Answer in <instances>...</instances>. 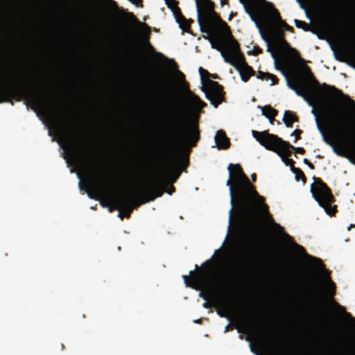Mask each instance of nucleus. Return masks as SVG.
Segmentation results:
<instances>
[{
  "mask_svg": "<svg viewBox=\"0 0 355 355\" xmlns=\"http://www.w3.org/2000/svg\"><path fill=\"white\" fill-rule=\"evenodd\" d=\"M227 169L230 175L226 185L229 187L232 205L229 211V230L233 225L237 228L243 223L255 235L263 218L270 216L269 207L239 164H230Z\"/></svg>",
  "mask_w": 355,
  "mask_h": 355,
  "instance_id": "nucleus-1",
  "label": "nucleus"
},
{
  "mask_svg": "<svg viewBox=\"0 0 355 355\" xmlns=\"http://www.w3.org/2000/svg\"><path fill=\"white\" fill-rule=\"evenodd\" d=\"M187 99L192 106L191 112L195 116L194 120L189 123L185 115L179 112L168 121L166 138L173 151H180L188 146L194 147L200 139L198 121L201 109L206 107L207 104L190 90L187 93Z\"/></svg>",
  "mask_w": 355,
  "mask_h": 355,
  "instance_id": "nucleus-2",
  "label": "nucleus"
},
{
  "mask_svg": "<svg viewBox=\"0 0 355 355\" xmlns=\"http://www.w3.org/2000/svg\"><path fill=\"white\" fill-rule=\"evenodd\" d=\"M312 113L315 117L317 128L324 142L330 146L338 156L347 158L352 164H355V158L343 147V139L352 138V134L346 132L343 125L347 123L348 116L343 112L332 108L324 110L321 119L315 109L312 110Z\"/></svg>",
  "mask_w": 355,
  "mask_h": 355,
  "instance_id": "nucleus-3",
  "label": "nucleus"
},
{
  "mask_svg": "<svg viewBox=\"0 0 355 355\" xmlns=\"http://www.w3.org/2000/svg\"><path fill=\"white\" fill-rule=\"evenodd\" d=\"M165 178L166 175L164 174L155 181H150L141 188L136 197L122 195L114 197V201L124 211L125 218H129L135 209L143 204L153 201L164 194Z\"/></svg>",
  "mask_w": 355,
  "mask_h": 355,
  "instance_id": "nucleus-4",
  "label": "nucleus"
},
{
  "mask_svg": "<svg viewBox=\"0 0 355 355\" xmlns=\"http://www.w3.org/2000/svg\"><path fill=\"white\" fill-rule=\"evenodd\" d=\"M212 263V259H208L202 264V271H190L189 275L191 277L187 275L182 276L187 287H190L197 291L203 289L200 292L199 296L205 301L209 300V295L212 293V286L209 275L211 271V266Z\"/></svg>",
  "mask_w": 355,
  "mask_h": 355,
  "instance_id": "nucleus-5",
  "label": "nucleus"
},
{
  "mask_svg": "<svg viewBox=\"0 0 355 355\" xmlns=\"http://www.w3.org/2000/svg\"><path fill=\"white\" fill-rule=\"evenodd\" d=\"M27 98H31L34 106L37 108H45L49 105V99L44 94L33 96L26 88L21 86L12 85L0 89V103H11L13 105L12 99L19 102Z\"/></svg>",
  "mask_w": 355,
  "mask_h": 355,
  "instance_id": "nucleus-6",
  "label": "nucleus"
},
{
  "mask_svg": "<svg viewBox=\"0 0 355 355\" xmlns=\"http://www.w3.org/2000/svg\"><path fill=\"white\" fill-rule=\"evenodd\" d=\"M252 135L261 146L272 152L280 151V147L282 150L286 151V154L288 156L292 155V150H295V153L301 155L305 153V150L302 147H295L288 141H284L278 136L269 133L268 131L259 132L252 130Z\"/></svg>",
  "mask_w": 355,
  "mask_h": 355,
  "instance_id": "nucleus-7",
  "label": "nucleus"
},
{
  "mask_svg": "<svg viewBox=\"0 0 355 355\" xmlns=\"http://www.w3.org/2000/svg\"><path fill=\"white\" fill-rule=\"evenodd\" d=\"M313 180V182L311 185V193L313 198L328 215L334 216L337 212V206L332 205L336 200L330 188L320 178L314 176Z\"/></svg>",
  "mask_w": 355,
  "mask_h": 355,
  "instance_id": "nucleus-8",
  "label": "nucleus"
},
{
  "mask_svg": "<svg viewBox=\"0 0 355 355\" xmlns=\"http://www.w3.org/2000/svg\"><path fill=\"white\" fill-rule=\"evenodd\" d=\"M0 14L6 17L9 22V28L14 35L24 36L26 31V21L21 4L15 6V12L8 9L0 0Z\"/></svg>",
  "mask_w": 355,
  "mask_h": 355,
  "instance_id": "nucleus-9",
  "label": "nucleus"
},
{
  "mask_svg": "<svg viewBox=\"0 0 355 355\" xmlns=\"http://www.w3.org/2000/svg\"><path fill=\"white\" fill-rule=\"evenodd\" d=\"M188 165L189 161L187 160V162L184 165V169L186 168L188 166ZM182 170L183 168L180 171H178V164L175 155L170 154V156L167 157V159L166 160L164 164L162 167L159 173L151 181H155L161 175H163L164 174L166 175V179L164 182V193L166 192L169 195H171L175 191V187L173 185H170L169 189L168 190H166V186L168 182L171 184L175 182L179 178Z\"/></svg>",
  "mask_w": 355,
  "mask_h": 355,
  "instance_id": "nucleus-10",
  "label": "nucleus"
},
{
  "mask_svg": "<svg viewBox=\"0 0 355 355\" xmlns=\"http://www.w3.org/2000/svg\"><path fill=\"white\" fill-rule=\"evenodd\" d=\"M232 58H225V62L233 66L241 76V80L246 83L251 76L255 75V71L252 67L246 62L244 55L241 51L239 42H234V46L230 49Z\"/></svg>",
  "mask_w": 355,
  "mask_h": 355,
  "instance_id": "nucleus-11",
  "label": "nucleus"
},
{
  "mask_svg": "<svg viewBox=\"0 0 355 355\" xmlns=\"http://www.w3.org/2000/svg\"><path fill=\"white\" fill-rule=\"evenodd\" d=\"M91 184L96 193L87 191L90 198L98 200L99 196H106L112 198V200H114L113 198L116 196L113 195L114 187L112 184H110V181L96 182L94 180H92ZM113 202L119 209V217L123 219V217H125V213L114 201Z\"/></svg>",
  "mask_w": 355,
  "mask_h": 355,
  "instance_id": "nucleus-12",
  "label": "nucleus"
},
{
  "mask_svg": "<svg viewBox=\"0 0 355 355\" xmlns=\"http://www.w3.org/2000/svg\"><path fill=\"white\" fill-rule=\"evenodd\" d=\"M207 89L202 87V91L205 93L206 98L210 101L214 107L218 106L224 101L225 92L223 87L218 82L208 79Z\"/></svg>",
  "mask_w": 355,
  "mask_h": 355,
  "instance_id": "nucleus-13",
  "label": "nucleus"
},
{
  "mask_svg": "<svg viewBox=\"0 0 355 355\" xmlns=\"http://www.w3.org/2000/svg\"><path fill=\"white\" fill-rule=\"evenodd\" d=\"M211 47L220 52L223 59L225 58H232L230 49L234 46V42H238L233 36H225L221 32H218V41L216 42L213 39H209Z\"/></svg>",
  "mask_w": 355,
  "mask_h": 355,
  "instance_id": "nucleus-14",
  "label": "nucleus"
},
{
  "mask_svg": "<svg viewBox=\"0 0 355 355\" xmlns=\"http://www.w3.org/2000/svg\"><path fill=\"white\" fill-rule=\"evenodd\" d=\"M198 12V23L200 26V31L206 33L209 35L210 31L209 28L203 25L204 18L210 14H214L215 3L211 0H196Z\"/></svg>",
  "mask_w": 355,
  "mask_h": 355,
  "instance_id": "nucleus-15",
  "label": "nucleus"
},
{
  "mask_svg": "<svg viewBox=\"0 0 355 355\" xmlns=\"http://www.w3.org/2000/svg\"><path fill=\"white\" fill-rule=\"evenodd\" d=\"M214 13L208 15L204 18L203 25L209 28L210 33L211 30L215 28L218 32H221L225 36H232L230 26L215 10H214Z\"/></svg>",
  "mask_w": 355,
  "mask_h": 355,
  "instance_id": "nucleus-16",
  "label": "nucleus"
},
{
  "mask_svg": "<svg viewBox=\"0 0 355 355\" xmlns=\"http://www.w3.org/2000/svg\"><path fill=\"white\" fill-rule=\"evenodd\" d=\"M263 37L268 42L267 51L271 53L272 57L275 59V68L281 71L286 80L288 87L292 90H294L300 83V80L293 78L288 69L278 62L277 60V52L275 50V47L270 44L268 37L263 36Z\"/></svg>",
  "mask_w": 355,
  "mask_h": 355,
  "instance_id": "nucleus-17",
  "label": "nucleus"
},
{
  "mask_svg": "<svg viewBox=\"0 0 355 355\" xmlns=\"http://www.w3.org/2000/svg\"><path fill=\"white\" fill-rule=\"evenodd\" d=\"M68 148L71 150L73 158L78 162L90 164L91 161L94 160V153L87 145H84V148H78L73 141L70 139H69Z\"/></svg>",
  "mask_w": 355,
  "mask_h": 355,
  "instance_id": "nucleus-18",
  "label": "nucleus"
},
{
  "mask_svg": "<svg viewBox=\"0 0 355 355\" xmlns=\"http://www.w3.org/2000/svg\"><path fill=\"white\" fill-rule=\"evenodd\" d=\"M241 326L236 327L239 333L252 334L258 332L261 327L260 317L257 314H251L240 321Z\"/></svg>",
  "mask_w": 355,
  "mask_h": 355,
  "instance_id": "nucleus-19",
  "label": "nucleus"
},
{
  "mask_svg": "<svg viewBox=\"0 0 355 355\" xmlns=\"http://www.w3.org/2000/svg\"><path fill=\"white\" fill-rule=\"evenodd\" d=\"M263 23L270 34L274 43L285 37L284 28H282L277 21H274L271 13L268 14L263 17Z\"/></svg>",
  "mask_w": 355,
  "mask_h": 355,
  "instance_id": "nucleus-20",
  "label": "nucleus"
},
{
  "mask_svg": "<svg viewBox=\"0 0 355 355\" xmlns=\"http://www.w3.org/2000/svg\"><path fill=\"white\" fill-rule=\"evenodd\" d=\"M12 59H10L12 61V64H15L17 66H21L24 64L28 63L31 60V51L30 49L27 48V46L22 45L17 49L16 53L12 55L11 57Z\"/></svg>",
  "mask_w": 355,
  "mask_h": 355,
  "instance_id": "nucleus-21",
  "label": "nucleus"
},
{
  "mask_svg": "<svg viewBox=\"0 0 355 355\" xmlns=\"http://www.w3.org/2000/svg\"><path fill=\"white\" fill-rule=\"evenodd\" d=\"M215 142L218 149L226 150L230 146V141L225 131L219 130L215 135Z\"/></svg>",
  "mask_w": 355,
  "mask_h": 355,
  "instance_id": "nucleus-22",
  "label": "nucleus"
},
{
  "mask_svg": "<svg viewBox=\"0 0 355 355\" xmlns=\"http://www.w3.org/2000/svg\"><path fill=\"white\" fill-rule=\"evenodd\" d=\"M149 36L146 37V42H145V46L147 48L148 50H149L150 52L154 53L156 56L158 58H160L164 60L171 62L173 64L174 69H175L178 71V73L184 79V75L178 69V64L174 61V60H168L166 56H164L162 53L159 52L155 51L154 47L153 45L149 42Z\"/></svg>",
  "mask_w": 355,
  "mask_h": 355,
  "instance_id": "nucleus-23",
  "label": "nucleus"
},
{
  "mask_svg": "<svg viewBox=\"0 0 355 355\" xmlns=\"http://www.w3.org/2000/svg\"><path fill=\"white\" fill-rule=\"evenodd\" d=\"M270 6H271V12L270 13L272 14V17L274 21H277V22L282 27V28H284V32L286 31H288L293 33L294 28L292 26H291L290 25H288V24H286V21H284V20L282 19L279 12L274 7V6L272 3L270 4Z\"/></svg>",
  "mask_w": 355,
  "mask_h": 355,
  "instance_id": "nucleus-24",
  "label": "nucleus"
},
{
  "mask_svg": "<svg viewBox=\"0 0 355 355\" xmlns=\"http://www.w3.org/2000/svg\"><path fill=\"white\" fill-rule=\"evenodd\" d=\"M262 114L268 118L271 124H273L275 117L277 115L278 111L270 105H266L261 108Z\"/></svg>",
  "mask_w": 355,
  "mask_h": 355,
  "instance_id": "nucleus-25",
  "label": "nucleus"
},
{
  "mask_svg": "<svg viewBox=\"0 0 355 355\" xmlns=\"http://www.w3.org/2000/svg\"><path fill=\"white\" fill-rule=\"evenodd\" d=\"M283 121L288 128H292L293 123L298 121V117L291 111L286 110L284 112Z\"/></svg>",
  "mask_w": 355,
  "mask_h": 355,
  "instance_id": "nucleus-26",
  "label": "nucleus"
},
{
  "mask_svg": "<svg viewBox=\"0 0 355 355\" xmlns=\"http://www.w3.org/2000/svg\"><path fill=\"white\" fill-rule=\"evenodd\" d=\"M242 3H243V6L245 12L250 16L252 21H254L258 27H259V22L258 20L257 15L254 10V7L253 5L244 2L243 0H240Z\"/></svg>",
  "mask_w": 355,
  "mask_h": 355,
  "instance_id": "nucleus-27",
  "label": "nucleus"
},
{
  "mask_svg": "<svg viewBox=\"0 0 355 355\" xmlns=\"http://www.w3.org/2000/svg\"><path fill=\"white\" fill-rule=\"evenodd\" d=\"M344 129L346 130V132H348L349 134H352V139H343V147L345 148V146L346 144L345 141H355V126L352 123V121L349 120V118L348 117V122L347 124H344Z\"/></svg>",
  "mask_w": 355,
  "mask_h": 355,
  "instance_id": "nucleus-28",
  "label": "nucleus"
},
{
  "mask_svg": "<svg viewBox=\"0 0 355 355\" xmlns=\"http://www.w3.org/2000/svg\"><path fill=\"white\" fill-rule=\"evenodd\" d=\"M257 77V78L261 79L262 80H268L270 79L272 80L271 85H275L278 84L279 80H278L277 77L272 73H268V72H263L261 71H259Z\"/></svg>",
  "mask_w": 355,
  "mask_h": 355,
  "instance_id": "nucleus-29",
  "label": "nucleus"
},
{
  "mask_svg": "<svg viewBox=\"0 0 355 355\" xmlns=\"http://www.w3.org/2000/svg\"><path fill=\"white\" fill-rule=\"evenodd\" d=\"M295 247L300 251L302 252V253H304L305 254V256L309 259H311L313 260L315 263L317 265V266L322 270L324 269V265L323 264L322 260L320 259V258H317V257H312L309 254H308L306 252H305V250L304 248L302 246V245H300L297 243H295Z\"/></svg>",
  "mask_w": 355,
  "mask_h": 355,
  "instance_id": "nucleus-30",
  "label": "nucleus"
},
{
  "mask_svg": "<svg viewBox=\"0 0 355 355\" xmlns=\"http://www.w3.org/2000/svg\"><path fill=\"white\" fill-rule=\"evenodd\" d=\"M280 151L275 152L277 153L281 158L282 162L286 165L289 166L291 168V170L292 171L293 166H295V162L289 158L290 156L287 155L286 154V151L284 152V150H282L281 148L279 147Z\"/></svg>",
  "mask_w": 355,
  "mask_h": 355,
  "instance_id": "nucleus-31",
  "label": "nucleus"
},
{
  "mask_svg": "<svg viewBox=\"0 0 355 355\" xmlns=\"http://www.w3.org/2000/svg\"><path fill=\"white\" fill-rule=\"evenodd\" d=\"M291 171L295 174V178L296 181L301 180L304 184L306 183V178L304 172L300 168L293 166Z\"/></svg>",
  "mask_w": 355,
  "mask_h": 355,
  "instance_id": "nucleus-32",
  "label": "nucleus"
},
{
  "mask_svg": "<svg viewBox=\"0 0 355 355\" xmlns=\"http://www.w3.org/2000/svg\"><path fill=\"white\" fill-rule=\"evenodd\" d=\"M275 47L278 49H292L294 51L297 55L299 53L291 47L289 43L286 41L285 37L284 39L280 40L279 41L274 43Z\"/></svg>",
  "mask_w": 355,
  "mask_h": 355,
  "instance_id": "nucleus-33",
  "label": "nucleus"
},
{
  "mask_svg": "<svg viewBox=\"0 0 355 355\" xmlns=\"http://www.w3.org/2000/svg\"><path fill=\"white\" fill-rule=\"evenodd\" d=\"M179 21L180 23L178 24H179V26L182 30V31L190 33V23L193 22V20H187L185 17H184L182 20L181 19Z\"/></svg>",
  "mask_w": 355,
  "mask_h": 355,
  "instance_id": "nucleus-34",
  "label": "nucleus"
},
{
  "mask_svg": "<svg viewBox=\"0 0 355 355\" xmlns=\"http://www.w3.org/2000/svg\"><path fill=\"white\" fill-rule=\"evenodd\" d=\"M173 15L175 18V20L177 23H180V20H182L184 17V15L182 14L181 10L178 6L173 7V9L171 10Z\"/></svg>",
  "mask_w": 355,
  "mask_h": 355,
  "instance_id": "nucleus-35",
  "label": "nucleus"
},
{
  "mask_svg": "<svg viewBox=\"0 0 355 355\" xmlns=\"http://www.w3.org/2000/svg\"><path fill=\"white\" fill-rule=\"evenodd\" d=\"M294 22L297 28H302L305 31H309L311 29L310 25L304 21L295 19Z\"/></svg>",
  "mask_w": 355,
  "mask_h": 355,
  "instance_id": "nucleus-36",
  "label": "nucleus"
},
{
  "mask_svg": "<svg viewBox=\"0 0 355 355\" xmlns=\"http://www.w3.org/2000/svg\"><path fill=\"white\" fill-rule=\"evenodd\" d=\"M297 95L302 96L304 98H306L308 94L306 90L301 86V83L299 85L293 90Z\"/></svg>",
  "mask_w": 355,
  "mask_h": 355,
  "instance_id": "nucleus-37",
  "label": "nucleus"
},
{
  "mask_svg": "<svg viewBox=\"0 0 355 355\" xmlns=\"http://www.w3.org/2000/svg\"><path fill=\"white\" fill-rule=\"evenodd\" d=\"M322 87L325 89H327V91L334 92L336 94H340V95H343L342 91L338 89H337L334 86L329 85H327L326 83H323L322 85Z\"/></svg>",
  "mask_w": 355,
  "mask_h": 355,
  "instance_id": "nucleus-38",
  "label": "nucleus"
},
{
  "mask_svg": "<svg viewBox=\"0 0 355 355\" xmlns=\"http://www.w3.org/2000/svg\"><path fill=\"white\" fill-rule=\"evenodd\" d=\"M254 252H255L253 251V253H251L250 256L248 257L247 261H245V268H249L250 266H252V264L254 263L256 259L255 258H257V254Z\"/></svg>",
  "mask_w": 355,
  "mask_h": 355,
  "instance_id": "nucleus-39",
  "label": "nucleus"
},
{
  "mask_svg": "<svg viewBox=\"0 0 355 355\" xmlns=\"http://www.w3.org/2000/svg\"><path fill=\"white\" fill-rule=\"evenodd\" d=\"M328 291L331 298L333 299L334 296L336 295V284L331 279H329Z\"/></svg>",
  "mask_w": 355,
  "mask_h": 355,
  "instance_id": "nucleus-40",
  "label": "nucleus"
},
{
  "mask_svg": "<svg viewBox=\"0 0 355 355\" xmlns=\"http://www.w3.org/2000/svg\"><path fill=\"white\" fill-rule=\"evenodd\" d=\"M199 73L200 74L202 83L204 84L205 81L204 78L205 76H207V78H209L211 73L207 70L204 69L202 67L199 68Z\"/></svg>",
  "mask_w": 355,
  "mask_h": 355,
  "instance_id": "nucleus-41",
  "label": "nucleus"
},
{
  "mask_svg": "<svg viewBox=\"0 0 355 355\" xmlns=\"http://www.w3.org/2000/svg\"><path fill=\"white\" fill-rule=\"evenodd\" d=\"M216 312H217V314L221 317V318H225L227 319H228L229 320H231V316L230 315V314L227 313V310H222L220 309H216Z\"/></svg>",
  "mask_w": 355,
  "mask_h": 355,
  "instance_id": "nucleus-42",
  "label": "nucleus"
},
{
  "mask_svg": "<svg viewBox=\"0 0 355 355\" xmlns=\"http://www.w3.org/2000/svg\"><path fill=\"white\" fill-rule=\"evenodd\" d=\"M302 132H303V131L300 129H296L293 132L291 135L295 136L294 143H295L297 140L301 139V135L302 134Z\"/></svg>",
  "mask_w": 355,
  "mask_h": 355,
  "instance_id": "nucleus-43",
  "label": "nucleus"
},
{
  "mask_svg": "<svg viewBox=\"0 0 355 355\" xmlns=\"http://www.w3.org/2000/svg\"><path fill=\"white\" fill-rule=\"evenodd\" d=\"M128 16L132 19V20L134 22L137 23L139 26H144L147 28H149L146 24H142L141 21H139L132 13H129Z\"/></svg>",
  "mask_w": 355,
  "mask_h": 355,
  "instance_id": "nucleus-44",
  "label": "nucleus"
},
{
  "mask_svg": "<svg viewBox=\"0 0 355 355\" xmlns=\"http://www.w3.org/2000/svg\"><path fill=\"white\" fill-rule=\"evenodd\" d=\"M335 304L336 305V306L338 307V309H339L340 310V311H341L342 313H345V316H346V317L350 318H352L353 320H355V318H352V316H351L350 313L345 312V309H344L342 306H340V304H338V303H336V302H335Z\"/></svg>",
  "mask_w": 355,
  "mask_h": 355,
  "instance_id": "nucleus-45",
  "label": "nucleus"
},
{
  "mask_svg": "<svg viewBox=\"0 0 355 355\" xmlns=\"http://www.w3.org/2000/svg\"><path fill=\"white\" fill-rule=\"evenodd\" d=\"M166 4L167 5L168 8L171 10L173 9V7L178 6V3L175 0L174 1H172L171 0H165Z\"/></svg>",
  "mask_w": 355,
  "mask_h": 355,
  "instance_id": "nucleus-46",
  "label": "nucleus"
},
{
  "mask_svg": "<svg viewBox=\"0 0 355 355\" xmlns=\"http://www.w3.org/2000/svg\"><path fill=\"white\" fill-rule=\"evenodd\" d=\"M262 53V49H260V48H259V47H258V46H255V47L254 48V49H253V51H252V52H251V51H248V53L249 55H250V54H253V55H259V54H260V53Z\"/></svg>",
  "mask_w": 355,
  "mask_h": 355,
  "instance_id": "nucleus-47",
  "label": "nucleus"
},
{
  "mask_svg": "<svg viewBox=\"0 0 355 355\" xmlns=\"http://www.w3.org/2000/svg\"><path fill=\"white\" fill-rule=\"evenodd\" d=\"M297 2L300 4V7L305 10H307V4H306V0H296Z\"/></svg>",
  "mask_w": 355,
  "mask_h": 355,
  "instance_id": "nucleus-48",
  "label": "nucleus"
},
{
  "mask_svg": "<svg viewBox=\"0 0 355 355\" xmlns=\"http://www.w3.org/2000/svg\"><path fill=\"white\" fill-rule=\"evenodd\" d=\"M132 3L135 4L137 7H143L142 0H129Z\"/></svg>",
  "mask_w": 355,
  "mask_h": 355,
  "instance_id": "nucleus-49",
  "label": "nucleus"
},
{
  "mask_svg": "<svg viewBox=\"0 0 355 355\" xmlns=\"http://www.w3.org/2000/svg\"><path fill=\"white\" fill-rule=\"evenodd\" d=\"M304 68H305L306 71L307 73H309V75H310L311 77H313V78H314L313 75V73H311V69H310V67H309V66L306 65V66L304 67Z\"/></svg>",
  "mask_w": 355,
  "mask_h": 355,
  "instance_id": "nucleus-50",
  "label": "nucleus"
},
{
  "mask_svg": "<svg viewBox=\"0 0 355 355\" xmlns=\"http://www.w3.org/2000/svg\"><path fill=\"white\" fill-rule=\"evenodd\" d=\"M202 306L205 309H209V308H210L211 304L208 301H206L205 302L203 303Z\"/></svg>",
  "mask_w": 355,
  "mask_h": 355,
  "instance_id": "nucleus-51",
  "label": "nucleus"
},
{
  "mask_svg": "<svg viewBox=\"0 0 355 355\" xmlns=\"http://www.w3.org/2000/svg\"><path fill=\"white\" fill-rule=\"evenodd\" d=\"M307 166L312 170L315 169V166L314 165L310 162H309V164H307Z\"/></svg>",
  "mask_w": 355,
  "mask_h": 355,
  "instance_id": "nucleus-52",
  "label": "nucleus"
},
{
  "mask_svg": "<svg viewBox=\"0 0 355 355\" xmlns=\"http://www.w3.org/2000/svg\"><path fill=\"white\" fill-rule=\"evenodd\" d=\"M251 178H252V180L253 182H255V181H256V179H257V175H256V174H255V173L252 174V175H251Z\"/></svg>",
  "mask_w": 355,
  "mask_h": 355,
  "instance_id": "nucleus-53",
  "label": "nucleus"
},
{
  "mask_svg": "<svg viewBox=\"0 0 355 355\" xmlns=\"http://www.w3.org/2000/svg\"><path fill=\"white\" fill-rule=\"evenodd\" d=\"M209 77H211L212 78L214 79L218 78V76L217 74H211Z\"/></svg>",
  "mask_w": 355,
  "mask_h": 355,
  "instance_id": "nucleus-54",
  "label": "nucleus"
},
{
  "mask_svg": "<svg viewBox=\"0 0 355 355\" xmlns=\"http://www.w3.org/2000/svg\"><path fill=\"white\" fill-rule=\"evenodd\" d=\"M231 328V326L230 324H227L226 327H225V331L227 332L230 330V329Z\"/></svg>",
  "mask_w": 355,
  "mask_h": 355,
  "instance_id": "nucleus-55",
  "label": "nucleus"
},
{
  "mask_svg": "<svg viewBox=\"0 0 355 355\" xmlns=\"http://www.w3.org/2000/svg\"><path fill=\"white\" fill-rule=\"evenodd\" d=\"M303 162H304L305 164H306V165H307V164H309V162H309V160L308 159L304 158V159H303Z\"/></svg>",
  "mask_w": 355,
  "mask_h": 355,
  "instance_id": "nucleus-56",
  "label": "nucleus"
},
{
  "mask_svg": "<svg viewBox=\"0 0 355 355\" xmlns=\"http://www.w3.org/2000/svg\"><path fill=\"white\" fill-rule=\"evenodd\" d=\"M217 283H219V285L220 286H223L224 285V278L223 279V281H221V279L218 282H217Z\"/></svg>",
  "mask_w": 355,
  "mask_h": 355,
  "instance_id": "nucleus-57",
  "label": "nucleus"
},
{
  "mask_svg": "<svg viewBox=\"0 0 355 355\" xmlns=\"http://www.w3.org/2000/svg\"><path fill=\"white\" fill-rule=\"evenodd\" d=\"M98 167H95V169H98V170H95L94 171L95 172H99V169H100V167H99V164L96 165Z\"/></svg>",
  "mask_w": 355,
  "mask_h": 355,
  "instance_id": "nucleus-58",
  "label": "nucleus"
},
{
  "mask_svg": "<svg viewBox=\"0 0 355 355\" xmlns=\"http://www.w3.org/2000/svg\"><path fill=\"white\" fill-rule=\"evenodd\" d=\"M354 225H350L349 227H348V230H349L352 227H355Z\"/></svg>",
  "mask_w": 355,
  "mask_h": 355,
  "instance_id": "nucleus-59",
  "label": "nucleus"
},
{
  "mask_svg": "<svg viewBox=\"0 0 355 355\" xmlns=\"http://www.w3.org/2000/svg\"><path fill=\"white\" fill-rule=\"evenodd\" d=\"M65 348L64 345L63 344H61V349L62 350H64Z\"/></svg>",
  "mask_w": 355,
  "mask_h": 355,
  "instance_id": "nucleus-60",
  "label": "nucleus"
},
{
  "mask_svg": "<svg viewBox=\"0 0 355 355\" xmlns=\"http://www.w3.org/2000/svg\"><path fill=\"white\" fill-rule=\"evenodd\" d=\"M218 252H219V250H216L215 251V252H214V255L216 254ZM214 256H213V257H212V259L214 258Z\"/></svg>",
  "mask_w": 355,
  "mask_h": 355,
  "instance_id": "nucleus-61",
  "label": "nucleus"
},
{
  "mask_svg": "<svg viewBox=\"0 0 355 355\" xmlns=\"http://www.w3.org/2000/svg\"><path fill=\"white\" fill-rule=\"evenodd\" d=\"M221 1V5L223 6L226 0H220Z\"/></svg>",
  "mask_w": 355,
  "mask_h": 355,
  "instance_id": "nucleus-62",
  "label": "nucleus"
},
{
  "mask_svg": "<svg viewBox=\"0 0 355 355\" xmlns=\"http://www.w3.org/2000/svg\"><path fill=\"white\" fill-rule=\"evenodd\" d=\"M101 205L103 206V207H105L107 206L106 204H105L104 202H101Z\"/></svg>",
  "mask_w": 355,
  "mask_h": 355,
  "instance_id": "nucleus-63",
  "label": "nucleus"
},
{
  "mask_svg": "<svg viewBox=\"0 0 355 355\" xmlns=\"http://www.w3.org/2000/svg\"><path fill=\"white\" fill-rule=\"evenodd\" d=\"M336 59L338 60H340V61H343V59H340L338 56H336Z\"/></svg>",
  "mask_w": 355,
  "mask_h": 355,
  "instance_id": "nucleus-64",
  "label": "nucleus"
}]
</instances>
